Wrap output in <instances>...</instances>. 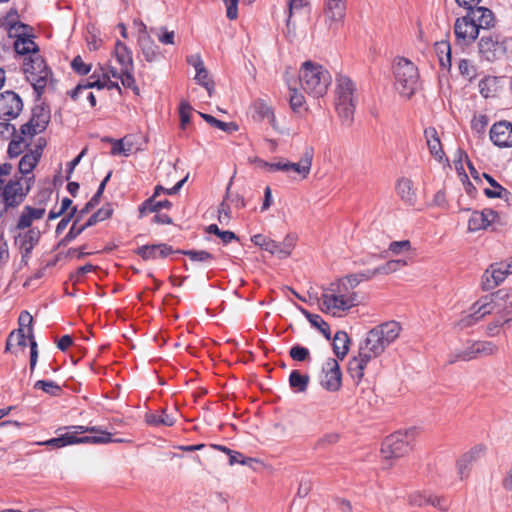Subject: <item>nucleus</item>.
<instances>
[{"label": "nucleus", "mask_w": 512, "mask_h": 512, "mask_svg": "<svg viewBox=\"0 0 512 512\" xmlns=\"http://www.w3.org/2000/svg\"><path fill=\"white\" fill-rule=\"evenodd\" d=\"M66 430L65 433L59 434L58 437L51 438L43 445L51 446L53 448H61L68 445H74L79 443H110V442H122V440H113L112 435L109 432L103 431L96 426L88 427L82 425H74L59 428L57 432Z\"/></svg>", "instance_id": "nucleus-1"}, {"label": "nucleus", "mask_w": 512, "mask_h": 512, "mask_svg": "<svg viewBox=\"0 0 512 512\" xmlns=\"http://www.w3.org/2000/svg\"><path fill=\"white\" fill-rule=\"evenodd\" d=\"M358 303V294L350 288L345 277L331 283L321 295V310L333 316L357 306Z\"/></svg>", "instance_id": "nucleus-2"}, {"label": "nucleus", "mask_w": 512, "mask_h": 512, "mask_svg": "<svg viewBox=\"0 0 512 512\" xmlns=\"http://www.w3.org/2000/svg\"><path fill=\"white\" fill-rule=\"evenodd\" d=\"M401 327L398 322L389 321L371 329L363 343L359 347V352L373 359L381 355L386 347L393 343L400 334Z\"/></svg>", "instance_id": "nucleus-3"}, {"label": "nucleus", "mask_w": 512, "mask_h": 512, "mask_svg": "<svg viewBox=\"0 0 512 512\" xmlns=\"http://www.w3.org/2000/svg\"><path fill=\"white\" fill-rule=\"evenodd\" d=\"M331 80L328 70L320 64L306 61L300 68V85L307 94L315 98L322 97L327 93Z\"/></svg>", "instance_id": "nucleus-4"}, {"label": "nucleus", "mask_w": 512, "mask_h": 512, "mask_svg": "<svg viewBox=\"0 0 512 512\" xmlns=\"http://www.w3.org/2000/svg\"><path fill=\"white\" fill-rule=\"evenodd\" d=\"M355 84L344 75L336 78L335 109L342 122L350 125L353 122L357 98Z\"/></svg>", "instance_id": "nucleus-5"}, {"label": "nucleus", "mask_w": 512, "mask_h": 512, "mask_svg": "<svg viewBox=\"0 0 512 512\" xmlns=\"http://www.w3.org/2000/svg\"><path fill=\"white\" fill-rule=\"evenodd\" d=\"M33 177L11 179L0 190V219L10 210L19 207L31 190Z\"/></svg>", "instance_id": "nucleus-6"}, {"label": "nucleus", "mask_w": 512, "mask_h": 512, "mask_svg": "<svg viewBox=\"0 0 512 512\" xmlns=\"http://www.w3.org/2000/svg\"><path fill=\"white\" fill-rule=\"evenodd\" d=\"M23 70L38 97L44 93L47 86L53 85L52 71L40 55H31L24 62Z\"/></svg>", "instance_id": "nucleus-7"}, {"label": "nucleus", "mask_w": 512, "mask_h": 512, "mask_svg": "<svg viewBox=\"0 0 512 512\" xmlns=\"http://www.w3.org/2000/svg\"><path fill=\"white\" fill-rule=\"evenodd\" d=\"M396 89L407 98H410L418 85L419 73L417 67L406 58H399L394 67Z\"/></svg>", "instance_id": "nucleus-8"}, {"label": "nucleus", "mask_w": 512, "mask_h": 512, "mask_svg": "<svg viewBox=\"0 0 512 512\" xmlns=\"http://www.w3.org/2000/svg\"><path fill=\"white\" fill-rule=\"evenodd\" d=\"M510 274H512V257L505 261L491 264L482 276V289L484 291L494 289Z\"/></svg>", "instance_id": "nucleus-9"}, {"label": "nucleus", "mask_w": 512, "mask_h": 512, "mask_svg": "<svg viewBox=\"0 0 512 512\" xmlns=\"http://www.w3.org/2000/svg\"><path fill=\"white\" fill-rule=\"evenodd\" d=\"M410 449V434L408 432H395L384 440L381 453L386 459L398 458L405 455Z\"/></svg>", "instance_id": "nucleus-10"}, {"label": "nucleus", "mask_w": 512, "mask_h": 512, "mask_svg": "<svg viewBox=\"0 0 512 512\" xmlns=\"http://www.w3.org/2000/svg\"><path fill=\"white\" fill-rule=\"evenodd\" d=\"M41 231L38 228H30L18 231L14 237L15 245L21 254V261L26 265L31 257L33 249L39 244Z\"/></svg>", "instance_id": "nucleus-11"}, {"label": "nucleus", "mask_w": 512, "mask_h": 512, "mask_svg": "<svg viewBox=\"0 0 512 512\" xmlns=\"http://www.w3.org/2000/svg\"><path fill=\"white\" fill-rule=\"evenodd\" d=\"M321 386L330 392L340 390L342 386V372L338 361L334 358H328L322 367Z\"/></svg>", "instance_id": "nucleus-12"}, {"label": "nucleus", "mask_w": 512, "mask_h": 512, "mask_svg": "<svg viewBox=\"0 0 512 512\" xmlns=\"http://www.w3.org/2000/svg\"><path fill=\"white\" fill-rule=\"evenodd\" d=\"M454 34L460 45H470L477 39L479 30L468 12L465 16L456 19Z\"/></svg>", "instance_id": "nucleus-13"}, {"label": "nucleus", "mask_w": 512, "mask_h": 512, "mask_svg": "<svg viewBox=\"0 0 512 512\" xmlns=\"http://www.w3.org/2000/svg\"><path fill=\"white\" fill-rule=\"evenodd\" d=\"M23 109L20 96L14 91H5L0 94V118L6 121L15 119Z\"/></svg>", "instance_id": "nucleus-14"}, {"label": "nucleus", "mask_w": 512, "mask_h": 512, "mask_svg": "<svg viewBox=\"0 0 512 512\" xmlns=\"http://www.w3.org/2000/svg\"><path fill=\"white\" fill-rule=\"evenodd\" d=\"M495 307V300L492 297V294L490 296L482 297L473 304L471 307L472 312L461 319L462 326L466 327L475 324L486 315L491 314Z\"/></svg>", "instance_id": "nucleus-15"}, {"label": "nucleus", "mask_w": 512, "mask_h": 512, "mask_svg": "<svg viewBox=\"0 0 512 512\" xmlns=\"http://www.w3.org/2000/svg\"><path fill=\"white\" fill-rule=\"evenodd\" d=\"M490 139L498 147H512V124L505 120L493 124Z\"/></svg>", "instance_id": "nucleus-16"}, {"label": "nucleus", "mask_w": 512, "mask_h": 512, "mask_svg": "<svg viewBox=\"0 0 512 512\" xmlns=\"http://www.w3.org/2000/svg\"><path fill=\"white\" fill-rule=\"evenodd\" d=\"M45 141L39 139L33 149L26 152L19 161L18 169L22 175H27L33 171L42 156Z\"/></svg>", "instance_id": "nucleus-17"}, {"label": "nucleus", "mask_w": 512, "mask_h": 512, "mask_svg": "<svg viewBox=\"0 0 512 512\" xmlns=\"http://www.w3.org/2000/svg\"><path fill=\"white\" fill-rule=\"evenodd\" d=\"M45 208L39 207H32L29 205H26L23 207L16 224L13 228L15 231H22L25 229L33 228L32 224L36 220H40L45 215Z\"/></svg>", "instance_id": "nucleus-18"}, {"label": "nucleus", "mask_w": 512, "mask_h": 512, "mask_svg": "<svg viewBox=\"0 0 512 512\" xmlns=\"http://www.w3.org/2000/svg\"><path fill=\"white\" fill-rule=\"evenodd\" d=\"M499 44L500 41L497 36L483 34L478 43L481 57L489 62L500 59Z\"/></svg>", "instance_id": "nucleus-19"}, {"label": "nucleus", "mask_w": 512, "mask_h": 512, "mask_svg": "<svg viewBox=\"0 0 512 512\" xmlns=\"http://www.w3.org/2000/svg\"><path fill=\"white\" fill-rule=\"evenodd\" d=\"M313 158V147H306L298 162L287 161V173L292 171L297 173L301 179H306L310 174Z\"/></svg>", "instance_id": "nucleus-20"}, {"label": "nucleus", "mask_w": 512, "mask_h": 512, "mask_svg": "<svg viewBox=\"0 0 512 512\" xmlns=\"http://www.w3.org/2000/svg\"><path fill=\"white\" fill-rule=\"evenodd\" d=\"M174 253H177L176 250L166 243L143 245L136 250V254L143 260L166 258Z\"/></svg>", "instance_id": "nucleus-21"}, {"label": "nucleus", "mask_w": 512, "mask_h": 512, "mask_svg": "<svg viewBox=\"0 0 512 512\" xmlns=\"http://www.w3.org/2000/svg\"><path fill=\"white\" fill-rule=\"evenodd\" d=\"M498 213L492 209H484L482 211H474L468 221V230L476 232L486 229L495 219Z\"/></svg>", "instance_id": "nucleus-22"}, {"label": "nucleus", "mask_w": 512, "mask_h": 512, "mask_svg": "<svg viewBox=\"0 0 512 512\" xmlns=\"http://www.w3.org/2000/svg\"><path fill=\"white\" fill-rule=\"evenodd\" d=\"M20 328L27 326L28 327V338L30 340V370L31 372L34 371L37 360H38V350H37V343L34 339L33 335V328H32V322L33 318L30 315L28 311H22L19 315L18 319Z\"/></svg>", "instance_id": "nucleus-23"}, {"label": "nucleus", "mask_w": 512, "mask_h": 512, "mask_svg": "<svg viewBox=\"0 0 512 512\" xmlns=\"http://www.w3.org/2000/svg\"><path fill=\"white\" fill-rule=\"evenodd\" d=\"M91 88H105V79L103 78V73H97V71L95 70L93 74L89 77V79L80 82L68 94L74 101H78L80 100V95Z\"/></svg>", "instance_id": "nucleus-24"}, {"label": "nucleus", "mask_w": 512, "mask_h": 512, "mask_svg": "<svg viewBox=\"0 0 512 512\" xmlns=\"http://www.w3.org/2000/svg\"><path fill=\"white\" fill-rule=\"evenodd\" d=\"M345 14L346 0H325L324 16L330 22L329 27L341 22Z\"/></svg>", "instance_id": "nucleus-25"}, {"label": "nucleus", "mask_w": 512, "mask_h": 512, "mask_svg": "<svg viewBox=\"0 0 512 512\" xmlns=\"http://www.w3.org/2000/svg\"><path fill=\"white\" fill-rule=\"evenodd\" d=\"M468 13L470 14L479 31L481 29H490L495 26L496 19L494 13L486 7L477 6L476 8L468 11Z\"/></svg>", "instance_id": "nucleus-26"}, {"label": "nucleus", "mask_w": 512, "mask_h": 512, "mask_svg": "<svg viewBox=\"0 0 512 512\" xmlns=\"http://www.w3.org/2000/svg\"><path fill=\"white\" fill-rule=\"evenodd\" d=\"M495 305L502 310L506 318L512 317V288L499 289L492 294Z\"/></svg>", "instance_id": "nucleus-27"}, {"label": "nucleus", "mask_w": 512, "mask_h": 512, "mask_svg": "<svg viewBox=\"0 0 512 512\" xmlns=\"http://www.w3.org/2000/svg\"><path fill=\"white\" fill-rule=\"evenodd\" d=\"M138 44L147 62L156 61L159 57V47L155 44L149 34L138 36Z\"/></svg>", "instance_id": "nucleus-28"}, {"label": "nucleus", "mask_w": 512, "mask_h": 512, "mask_svg": "<svg viewBox=\"0 0 512 512\" xmlns=\"http://www.w3.org/2000/svg\"><path fill=\"white\" fill-rule=\"evenodd\" d=\"M476 351L472 341L466 342L461 348L453 350L448 355V363L454 364L458 361H470L476 359Z\"/></svg>", "instance_id": "nucleus-29"}, {"label": "nucleus", "mask_w": 512, "mask_h": 512, "mask_svg": "<svg viewBox=\"0 0 512 512\" xmlns=\"http://www.w3.org/2000/svg\"><path fill=\"white\" fill-rule=\"evenodd\" d=\"M117 62L121 66V71L134 70L131 50L121 41H117L114 49Z\"/></svg>", "instance_id": "nucleus-30"}, {"label": "nucleus", "mask_w": 512, "mask_h": 512, "mask_svg": "<svg viewBox=\"0 0 512 512\" xmlns=\"http://www.w3.org/2000/svg\"><path fill=\"white\" fill-rule=\"evenodd\" d=\"M397 193L400 198L408 205L413 206L417 201L413 182L408 178H401L397 182Z\"/></svg>", "instance_id": "nucleus-31"}, {"label": "nucleus", "mask_w": 512, "mask_h": 512, "mask_svg": "<svg viewBox=\"0 0 512 512\" xmlns=\"http://www.w3.org/2000/svg\"><path fill=\"white\" fill-rule=\"evenodd\" d=\"M369 361V356L361 354L360 352L358 353V356L349 361L348 371L356 383H359L363 378L364 370Z\"/></svg>", "instance_id": "nucleus-32"}, {"label": "nucleus", "mask_w": 512, "mask_h": 512, "mask_svg": "<svg viewBox=\"0 0 512 512\" xmlns=\"http://www.w3.org/2000/svg\"><path fill=\"white\" fill-rule=\"evenodd\" d=\"M424 136L426 138L427 146L431 155L441 160L444 152L437 130L434 127H428L424 130Z\"/></svg>", "instance_id": "nucleus-33"}, {"label": "nucleus", "mask_w": 512, "mask_h": 512, "mask_svg": "<svg viewBox=\"0 0 512 512\" xmlns=\"http://www.w3.org/2000/svg\"><path fill=\"white\" fill-rule=\"evenodd\" d=\"M29 121L36 127V130L43 132L50 121V111L44 106H36L32 109Z\"/></svg>", "instance_id": "nucleus-34"}, {"label": "nucleus", "mask_w": 512, "mask_h": 512, "mask_svg": "<svg viewBox=\"0 0 512 512\" xmlns=\"http://www.w3.org/2000/svg\"><path fill=\"white\" fill-rule=\"evenodd\" d=\"M350 339L345 331H337L333 338V352L339 359H344L349 350Z\"/></svg>", "instance_id": "nucleus-35"}, {"label": "nucleus", "mask_w": 512, "mask_h": 512, "mask_svg": "<svg viewBox=\"0 0 512 512\" xmlns=\"http://www.w3.org/2000/svg\"><path fill=\"white\" fill-rule=\"evenodd\" d=\"M171 207L172 203L167 199L157 201L156 198L150 197L139 206V213L140 216H143L146 213L158 212L161 209H170Z\"/></svg>", "instance_id": "nucleus-36"}, {"label": "nucleus", "mask_w": 512, "mask_h": 512, "mask_svg": "<svg viewBox=\"0 0 512 512\" xmlns=\"http://www.w3.org/2000/svg\"><path fill=\"white\" fill-rule=\"evenodd\" d=\"M300 310L313 327L317 328L327 340L331 339L330 327L320 315L310 313L304 308Z\"/></svg>", "instance_id": "nucleus-37"}, {"label": "nucleus", "mask_w": 512, "mask_h": 512, "mask_svg": "<svg viewBox=\"0 0 512 512\" xmlns=\"http://www.w3.org/2000/svg\"><path fill=\"white\" fill-rule=\"evenodd\" d=\"M175 418L169 414H167L166 409L161 410V415H157L155 413L149 412L145 415V422L150 426H173L175 423Z\"/></svg>", "instance_id": "nucleus-38"}, {"label": "nucleus", "mask_w": 512, "mask_h": 512, "mask_svg": "<svg viewBox=\"0 0 512 512\" xmlns=\"http://www.w3.org/2000/svg\"><path fill=\"white\" fill-rule=\"evenodd\" d=\"M483 177L487 180V182L490 184L492 189L486 188L484 189V194L488 198H506L508 195H510V192L502 187L492 176H490L487 173H483Z\"/></svg>", "instance_id": "nucleus-39"}, {"label": "nucleus", "mask_w": 512, "mask_h": 512, "mask_svg": "<svg viewBox=\"0 0 512 512\" xmlns=\"http://www.w3.org/2000/svg\"><path fill=\"white\" fill-rule=\"evenodd\" d=\"M15 51L18 54L26 55L29 53H37L38 46L37 44L25 34L19 35L17 40L14 43Z\"/></svg>", "instance_id": "nucleus-40"}, {"label": "nucleus", "mask_w": 512, "mask_h": 512, "mask_svg": "<svg viewBox=\"0 0 512 512\" xmlns=\"http://www.w3.org/2000/svg\"><path fill=\"white\" fill-rule=\"evenodd\" d=\"M310 378L307 374H301L298 370H292L289 375V385L295 392H305Z\"/></svg>", "instance_id": "nucleus-41"}, {"label": "nucleus", "mask_w": 512, "mask_h": 512, "mask_svg": "<svg viewBox=\"0 0 512 512\" xmlns=\"http://www.w3.org/2000/svg\"><path fill=\"white\" fill-rule=\"evenodd\" d=\"M435 52L439 59V63L443 68L451 67V46L448 41H440L435 43Z\"/></svg>", "instance_id": "nucleus-42"}, {"label": "nucleus", "mask_w": 512, "mask_h": 512, "mask_svg": "<svg viewBox=\"0 0 512 512\" xmlns=\"http://www.w3.org/2000/svg\"><path fill=\"white\" fill-rule=\"evenodd\" d=\"M200 116L211 126L216 127L228 134H232L238 130V125L235 122H223L216 119L212 115L200 113Z\"/></svg>", "instance_id": "nucleus-43"}, {"label": "nucleus", "mask_w": 512, "mask_h": 512, "mask_svg": "<svg viewBox=\"0 0 512 512\" xmlns=\"http://www.w3.org/2000/svg\"><path fill=\"white\" fill-rule=\"evenodd\" d=\"M308 5V0H289V14L286 21V27L288 34H295V24L291 21V17L294 12L306 7Z\"/></svg>", "instance_id": "nucleus-44"}, {"label": "nucleus", "mask_w": 512, "mask_h": 512, "mask_svg": "<svg viewBox=\"0 0 512 512\" xmlns=\"http://www.w3.org/2000/svg\"><path fill=\"white\" fill-rule=\"evenodd\" d=\"M255 111L261 119H267L274 129H277L276 119L273 110L263 101H257L254 104Z\"/></svg>", "instance_id": "nucleus-45"}, {"label": "nucleus", "mask_w": 512, "mask_h": 512, "mask_svg": "<svg viewBox=\"0 0 512 512\" xmlns=\"http://www.w3.org/2000/svg\"><path fill=\"white\" fill-rule=\"evenodd\" d=\"M34 389L42 390L50 396H59L62 393V387L51 380H38L34 384Z\"/></svg>", "instance_id": "nucleus-46"}, {"label": "nucleus", "mask_w": 512, "mask_h": 512, "mask_svg": "<svg viewBox=\"0 0 512 512\" xmlns=\"http://www.w3.org/2000/svg\"><path fill=\"white\" fill-rule=\"evenodd\" d=\"M177 254H183L195 262H210L214 260V256L205 250H176Z\"/></svg>", "instance_id": "nucleus-47"}, {"label": "nucleus", "mask_w": 512, "mask_h": 512, "mask_svg": "<svg viewBox=\"0 0 512 512\" xmlns=\"http://www.w3.org/2000/svg\"><path fill=\"white\" fill-rule=\"evenodd\" d=\"M375 276H376L375 270L371 269V270H366L364 272L347 275V276H345V278L347 279V281L350 285V288L354 289L359 283H361L363 281H368Z\"/></svg>", "instance_id": "nucleus-48"}, {"label": "nucleus", "mask_w": 512, "mask_h": 512, "mask_svg": "<svg viewBox=\"0 0 512 512\" xmlns=\"http://www.w3.org/2000/svg\"><path fill=\"white\" fill-rule=\"evenodd\" d=\"M28 146L29 144L26 142V139L22 136H18L17 139H13L9 143L7 153L10 158H16L23 153Z\"/></svg>", "instance_id": "nucleus-49"}, {"label": "nucleus", "mask_w": 512, "mask_h": 512, "mask_svg": "<svg viewBox=\"0 0 512 512\" xmlns=\"http://www.w3.org/2000/svg\"><path fill=\"white\" fill-rule=\"evenodd\" d=\"M26 338H28V334L26 335L22 328H19L18 330L11 332L7 338L5 351H10L13 342L18 346L25 347Z\"/></svg>", "instance_id": "nucleus-50"}, {"label": "nucleus", "mask_w": 512, "mask_h": 512, "mask_svg": "<svg viewBox=\"0 0 512 512\" xmlns=\"http://www.w3.org/2000/svg\"><path fill=\"white\" fill-rule=\"evenodd\" d=\"M407 265V262L402 259L397 260H390L386 262L385 264L375 268L376 275H388L390 273H393L397 271L400 267Z\"/></svg>", "instance_id": "nucleus-51"}, {"label": "nucleus", "mask_w": 512, "mask_h": 512, "mask_svg": "<svg viewBox=\"0 0 512 512\" xmlns=\"http://www.w3.org/2000/svg\"><path fill=\"white\" fill-rule=\"evenodd\" d=\"M475 347L476 356H489L497 351V346L490 341H472Z\"/></svg>", "instance_id": "nucleus-52"}, {"label": "nucleus", "mask_w": 512, "mask_h": 512, "mask_svg": "<svg viewBox=\"0 0 512 512\" xmlns=\"http://www.w3.org/2000/svg\"><path fill=\"white\" fill-rule=\"evenodd\" d=\"M151 33H154L157 37L159 42L165 45H173L174 44V38L175 33L174 31H168L166 27H160V28H151Z\"/></svg>", "instance_id": "nucleus-53"}, {"label": "nucleus", "mask_w": 512, "mask_h": 512, "mask_svg": "<svg viewBox=\"0 0 512 512\" xmlns=\"http://www.w3.org/2000/svg\"><path fill=\"white\" fill-rule=\"evenodd\" d=\"M297 239L298 237L295 233H288L284 240L280 242L281 256L283 258H286L291 254L293 248L295 247Z\"/></svg>", "instance_id": "nucleus-54"}, {"label": "nucleus", "mask_w": 512, "mask_h": 512, "mask_svg": "<svg viewBox=\"0 0 512 512\" xmlns=\"http://www.w3.org/2000/svg\"><path fill=\"white\" fill-rule=\"evenodd\" d=\"M289 356L294 361L304 362L310 359V352L308 348L297 344L290 348Z\"/></svg>", "instance_id": "nucleus-55"}, {"label": "nucleus", "mask_w": 512, "mask_h": 512, "mask_svg": "<svg viewBox=\"0 0 512 512\" xmlns=\"http://www.w3.org/2000/svg\"><path fill=\"white\" fill-rule=\"evenodd\" d=\"M407 501L410 506L423 507L428 504L429 495L420 491H414L407 496Z\"/></svg>", "instance_id": "nucleus-56"}, {"label": "nucleus", "mask_w": 512, "mask_h": 512, "mask_svg": "<svg viewBox=\"0 0 512 512\" xmlns=\"http://www.w3.org/2000/svg\"><path fill=\"white\" fill-rule=\"evenodd\" d=\"M80 220L81 219H79L78 217L75 218L70 230L65 235V237L60 241L59 245H63V246L67 245L68 243L73 241L76 237H78L85 230V228L82 225L79 227L77 226V224Z\"/></svg>", "instance_id": "nucleus-57"}, {"label": "nucleus", "mask_w": 512, "mask_h": 512, "mask_svg": "<svg viewBox=\"0 0 512 512\" xmlns=\"http://www.w3.org/2000/svg\"><path fill=\"white\" fill-rule=\"evenodd\" d=\"M195 80L199 85L203 86L207 90L209 96L212 95L214 83L210 80L207 69L198 71L195 75Z\"/></svg>", "instance_id": "nucleus-58"}, {"label": "nucleus", "mask_w": 512, "mask_h": 512, "mask_svg": "<svg viewBox=\"0 0 512 512\" xmlns=\"http://www.w3.org/2000/svg\"><path fill=\"white\" fill-rule=\"evenodd\" d=\"M458 69L462 76L468 80H472L476 76V69L467 59H461L458 63Z\"/></svg>", "instance_id": "nucleus-59"}, {"label": "nucleus", "mask_w": 512, "mask_h": 512, "mask_svg": "<svg viewBox=\"0 0 512 512\" xmlns=\"http://www.w3.org/2000/svg\"><path fill=\"white\" fill-rule=\"evenodd\" d=\"M73 71L81 76L87 75L91 71V64H86L81 56H76L71 62Z\"/></svg>", "instance_id": "nucleus-60"}, {"label": "nucleus", "mask_w": 512, "mask_h": 512, "mask_svg": "<svg viewBox=\"0 0 512 512\" xmlns=\"http://www.w3.org/2000/svg\"><path fill=\"white\" fill-rule=\"evenodd\" d=\"M10 259L9 245L3 235L0 236V272L6 267Z\"/></svg>", "instance_id": "nucleus-61"}, {"label": "nucleus", "mask_w": 512, "mask_h": 512, "mask_svg": "<svg viewBox=\"0 0 512 512\" xmlns=\"http://www.w3.org/2000/svg\"><path fill=\"white\" fill-rule=\"evenodd\" d=\"M428 504L432 505L433 507L437 508L442 512L448 511L450 507V503L447 498L443 496H434L431 494H429Z\"/></svg>", "instance_id": "nucleus-62"}, {"label": "nucleus", "mask_w": 512, "mask_h": 512, "mask_svg": "<svg viewBox=\"0 0 512 512\" xmlns=\"http://www.w3.org/2000/svg\"><path fill=\"white\" fill-rule=\"evenodd\" d=\"M305 98L295 88H290V106L293 111H298L304 104Z\"/></svg>", "instance_id": "nucleus-63"}, {"label": "nucleus", "mask_w": 512, "mask_h": 512, "mask_svg": "<svg viewBox=\"0 0 512 512\" xmlns=\"http://www.w3.org/2000/svg\"><path fill=\"white\" fill-rule=\"evenodd\" d=\"M500 58L506 57L512 59V37L504 38L499 44Z\"/></svg>", "instance_id": "nucleus-64"}]
</instances>
